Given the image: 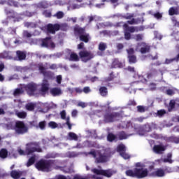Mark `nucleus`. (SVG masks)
Segmentation results:
<instances>
[{
  "instance_id": "58836bf2",
  "label": "nucleus",
  "mask_w": 179,
  "mask_h": 179,
  "mask_svg": "<svg viewBox=\"0 0 179 179\" xmlns=\"http://www.w3.org/2000/svg\"><path fill=\"white\" fill-rule=\"evenodd\" d=\"M174 104H176V101L174 100H171L169 103V111L173 110V108H174Z\"/></svg>"
},
{
  "instance_id": "393cba45",
  "label": "nucleus",
  "mask_w": 179,
  "mask_h": 179,
  "mask_svg": "<svg viewBox=\"0 0 179 179\" xmlns=\"http://www.w3.org/2000/svg\"><path fill=\"white\" fill-rule=\"evenodd\" d=\"M79 60V56L76 55V53H71L70 55V61H78Z\"/></svg>"
},
{
  "instance_id": "20e7f679",
  "label": "nucleus",
  "mask_w": 179,
  "mask_h": 179,
  "mask_svg": "<svg viewBox=\"0 0 179 179\" xmlns=\"http://www.w3.org/2000/svg\"><path fill=\"white\" fill-rule=\"evenodd\" d=\"M90 154L93 155L97 163H104L105 162H107V160H108V155H105L103 152H91Z\"/></svg>"
},
{
  "instance_id": "f3484780",
  "label": "nucleus",
  "mask_w": 179,
  "mask_h": 179,
  "mask_svg": "<svg viewBox=\"0 0 179 179\" xmlns=\"http://www.w3.org/2000/svg\"><path fill=\"white\" fill-rule=\"evenodd\" d=\"M60 115L62 120H66V124L68 125L69 129H72V126L71 125V123H69V117H65V116L66 115V113L64 110H63L60 113Z\"/></svg>"
},
{
  "instance_id": "3c124183",
  "label": "nucleus",
  "mask_w": 179,
  "mask_h": 179,
  "mask_svg": "<svg viewBox=\"0 0 179 179\" xmlns=\"http://www.w3.org/2000/svg\"><path fill=\"white\" fill-rule=\"evenodd\" d=\"M155 17H156L157 19H160V17H162V14L157 13L155 14H154Z\"/></svg>"
},
{
  "instance_id": "49530a36",
  "label": "nucleus",
  "mask_w": 179,
  "mask_h": 179,
  "mask_svg": "<svg viewBox=\"0 0 179 179\" xmlns=\"http://www.w3.org/2000/svg\"><path fill=\"white\" fill-rule=\"evenodd\" d=\"M84 93H90V88L89 87H85L83 89Z\"/></svg>"
},
{
  "instance_id": "680f3d73",
  "label": "nucleus",
  "mask_w": 179,
  "mask_h": 179,
  "mask_svg": "<svg viewBox=\"0 0 179 179\" xmlns=\"http://www.w3.org/2000/svg\"><path fill=\"white\" fill-rule=\"evenodd\" d=\"M4 79H5V77H3L2 74H0V82H3Z\"/></svg>"
},
{
  "instance_id": "6e6d98bb",
  "label": "nucleus",
  "mask_w": 179,
  "mask_h": 179,
  "mask_svg": "<svg viewBox=\"0 0 179 179\" xmlns=\"http://www.w3.org/2000/svg\"><path fill=\"white\" fill-rule=\"evenodd\" d=\"M78 114V110H74L72 112V117H76V115Z\"/></svg>"
},
{
  "instance_id": "7c9ffc66",
  "label": "nucleus",
  "mask_w": 179,
  "mask_h": 179,
  "mask_svg": "<svg viewBox=\"0 0 179 179\" xmlns=\"http://www.w3.org/2000/svg\"><path fill=\"white\" fill-rule=\"evenodd\" d=\"M100 94L101 96H106L107 94V88L102 87L99 89Z\"/></svg>"
},
{
  "instance_id": "5701e85b",
  "label": "nucleus",
  "mask_w": 179,
  "mask_h": 179,
  "mask_svg": "<svg viewBox=\"0 0 179 179\" xmlns=\"http://www.w3.org/2000/svg\"><path fill=\"white\" fill-rule=\"evenodd\" d=\"M17 55L20 61H22L24 59V58H26V54H24V52H23L17 51Z\"/></svg>"
},
{
  "instance_id": "a211bd4d",
  "label": "nucleus",
  "mask_w": 179,
  "mask_h": 179,
  "mask_svg": "<svg viewBox=\"0 0 179 179\" xmlns=\"http://www.w3.org/2000/svg\"><path fill=\"white\" fill-rule=\"evenodd\" d=\"M47 90H48V83H47V81L43 80L42 83L41 92L42 93H45Z\"/></svg>"
},
{
  "instance_id": "6e6552de",
  "label": "nucleus",
  "mask_w": 179,
  "mask_h": 179,
  "mask_svg": "<svg viewBox=\"0 0 179 179\" xmlns=\"http://www.w3.org/2000/svg\"><path fill=\"white\" fill-rule=\"evenodd\" d=\"M124 28L125 31L124 37L126 40H129V38H131V34L127 31H130V33H134V31H138V29H135L134 27L128 28V25H127V24L124 25Z\"/></svg>"
},
{
  "instance_id": "dca6fc26",
  "label": "nucleus",
  "mask_w": 179,
  "mask_h": 179,
  "mask_svg": "<svg viewBox=\"0 0 179 179\" xmlns=\"http://www.w3.org/2000/svg\"><path fill=\"white\" fill-rule=\"evenodd\" d=\"M129 54V62L130 64H135L136 62V57L132 54H134V49H130L127 51Z\"/></svg>"
},
{
  "instance_id": "f8f14e48",
  "label": "nucleus",
  "mask_w": 179,
  "mask_h": 179,
  "mask_svg": "<svg viewBox=\"0 0 179 179\" xmlns=\"http://www.w3.org/2000/svg\"><path fill=\"white\" fill-rule=\"evenodd\" d=\"M36 84L31 83L27 87H24V89L25 90H27L28 94L32 95L34 94V92H36Z\"/></svg>"
},
{
  "instance_id": "cd10ccee",
  "label": "nucleus",
  "mask_w": 179,
  "mask_h": 179,
  "mask_svg": "<svg viewBox=\"0 0 179 179\" xmlns=\"http://www.w3.org/2000/svg\"><path fill=\"white\" fill-rule=\"evenodd\" d=\"M80 39L81 40V41H84L85 43H87V41H89V35H87V34L81 35L80 36Z\"/></svg>"
},
{
  "instance_id": "4be33fe9",
  "label": "nucleus",
  "mask_w": 179,
  "mask_h": 179,
  "mask_svg": "<svg viewBox=\"0 0 179 179\" xmlns=\"http://www.w3.org/2000/svg\"><path fill=\"white\" fill-rule=\"evenodd\" d=\"M34 162H36V156L35 155L31 157L29 159V161L27 163V167H30V166H31L32 164H34Z\"/></svg>"
},
{
  "instance_id": "412c9836",
  "label": "nucleus",
  "mask_w": 179,
  "mask_h": 179,
  "mask_svg": "<svg viewBox=\"0 0 179 179\" xmlns=\"http://www.w3.org/2000/svg\"><path fill=\"white\" fill-rule=\"evenodd\" d=\"M127 176H129V177H136V168L134 171L128 170L126 171Z\"/></svg>"
},
{
  "instance_id": "13d9d810",
  "label": "nucleus",
  "mask_w": 179,
  "mask_h": 179,
  "mask_svg": "<svg viewBox=\"0 0 179 179\" xmlns=\"http://www.w3.org/2000/svg\"><path fill=\"white\" fill-rule=\"evenodd\" d=\"M78 50H82V48H83V43H80L78 45Z\"/></svg>"
},
{
  "instance_id": "79ce46f5",
  "label": "nucleus",
  "mask_w": 179,
  "mask_h": 179,
  "mask_svg": "<svg viewBox=\"0 0 179 179\" xmlns=\"http://www.w3.org/2000/svg\"><path fill=\"white\" fill-rule=\"evenodd\" d=\"M56 16H57V19H61V18L64 17V13H62V12H58V13L56 14Z\"/></svg>"
},
{
  "instance_id": "1a4fd4ad",
  "label": "nucleus",
  "mask_w": 179,
  "mask_h": 179,
  "mask_svg": "<svg viewBox=\"0 0 179 179\" xmlns=\"http://www.w3.org/2000/svg\"><path fill=\"white\" fill-rule=\"evenodd\" d=\"M117 152H120V155L122 156V157H123V159H124L125 160H127V159H129L130 156L129 155H128L125 152V145L120 144L117 146Z\"/></svg>"
},
{
  "instance_id": "4c0bfd02",
  "label": "nucleus",
  "mask_w": 179,
  "mask_h": 179,
  "mask_svg": "<svg viewBox=\"0 0 179 179\" xmlns=\"http://www.w3.org/2000/svg\"><path fill=\"white\" fill-rule=\"evenodd\" d=\"M46 122L45 121H43L39 122L38 127L40 129H45Z\"/></svg>"
},
{
  "instance_id": "aec40b11",
  "label": "nucleus",
  "mask_w": 179,
  "mask_h": 179,
  "mask_svg": "<svg viewBox=\"0 0 179 179\" xmlns=\"http://www.w3.org/2000/svg\"><path fill=\"white\" fill-rule=\"evenodd\" d=\"M50 92L53 96H59V94L62 93V92L58 88H53Z\"/></svg>"
},
{
  "instance_id": "4468645a",
  "label": "nucleus",
  "mask_w": 179,
  "mask_h": 179,
  "mask_svg": "<svg viewBox=\"0 0 179 179\" xmlns=\"http://www.w3.org/2000/svg\"><path fill=\"white\" fill-rule=\"evenodd\" d=\"M151 177H164V171L163 169H157L155 171L150 173Z\"/></svg>"
},
{
  "instance_id": "774afa93",
  "label": "nucleus",
  "mask_w": 179,
  "mask_h": 179,
  "mask_svg": "<svg viewBox=\"0 0 179 179\" xmlns=\"http://www.w3.org/2000/svg\"><path fill=\"white\" fill-rule=\"evenodd\" d=\"M173 20V22L175 24V26H179V24L177 23V20Z\"/></svg>"
},
{
  "instance_id": "ddd939ff",
  "label": "nucleus",
  "mask_w": 179,
  "mask_h": 179,
  "mask_svg": "<svg viewBox=\"0 0 179 179\" xmlns=\"http://www.w3.org/2000/svg\"><path fill=\"white\" fill-rule=\"evenodd\" d=\"M139 48H141L140 51L141 54H146V52H149L150 48L145 43H141L138 45L137 50H139Z\"/></svg>"
},
{
  "instance_id": "e2e57ef3",
  "label": "nucleus",
  "mask_w": 179,
  "mask_h": 179,
  "mask_svg": "<svg viewBox=\"0 0 179 179\" xmlns=\"http://www.w3.org/2000/svg\"><path fill=\"white\" fill-rule=\"evenodd\" d=\"M76 93H82V90L80 88H76Z\"/></svg>"
},
{
  "instance_id": "8fccbe9b",
  "label": "nucleus",
  "mask_w": 179,
  "mask_h": 179,
  "mask_svg": "<svg viewBox=\"0 0 179 179\" xmlns=\"http://www.w3.org/2000/svg\"><path fill=\"white\" fill-rule=\"evenodd\" d=\"M61 80H62V76H57V83H61Z\"/></svg>"
},
{
  "instance_id": "f03ea898",
  "label": "nucleus",
  "mask_w": 179,
  "mask_h": 179,
  "mask_svg": "<svg viewBox=\"0 0 179 179\" xmlns=\"http://www.w3.org/2000/svg\"><path fill=\"white\" fill-rule=\"evenodd\" d=\"M17 152L21 156H26V155H30L33 152H41V149L36 144L30 143L27 145L26 152L22 150V148H18Z\"/></svg>"
},
{
  "instance_id": "7ed1b4c3",
  "label": "nucleus",
  "mask_w": 179,
  "mask_h": 179,
  "mask_svg": "<svg viewBox=\"0 0 179 179\" xmlns=\"http://www.w3.org/2000/svg\"><path fill=\"white\" fill-rule=\"evenodd\" d=\"M52 166H54V162L44 160H41L36 164V169L41 171H50Z\"/></svg>"
},
{
  "instance_id": "bb28decb",
  "label": "nucleus",
  "mask_w": 179,
  "mask_h": 179,
  "mask_svg": "<svg viewBox=\"0 0 179 179\" xmlns=\"http://www.w3.org/2000/svg\"><path fill=\"white\" fill-rule=\"evenodd\" d=\"M178 14H179L178 10H176L173 8H171L169 9V15H171V16H173V15H178Z\"/></svg>"
},
{
  "instance_id": "c85d7f7f",
  "label": "nucleus",
  "mask_w": 179,
  "mask_h": 179,
  "mask_svg": "<svg viewBox=\"0 0 179 179\" xmlns=\"http://www.w3.org/2000/svg\"><path fill=\"white\" fill-rule=\"evenodd\" d=\"M69 139L77 141L78 140V136L75 133H69Z\"/></svg>"
},
{
  "instance_id": "052dcab7",
  "label": "nucleus",
  "mask_w": 179,
  "mask_h": 179,
  "mask_svg": "<svg viewBox=\"0 0 179 179\" xmlns=\"http://www.w3.org/2000/svg\"><path fill=\"white\" fill-rule=\"evenodd\" d=\"M122 64L118 62V64L116 66H115V68H122Z\"/></svg>"
},
{
  "instance_id": "9b49d317",
  "label": "nucleus",
  "mask_w": 179,
  "mask_h": 179,
  "mask_svg": "<svg viewBox=\"0 0 179 179\" xmlns=\"http://www.w3.org/2000/svg\"><path fill=\"white\" fill-rule=\"evenodd\" d=\"M42 47H48L49 48H55V44H54V43H52L51 39L48 38L43 41Z\"/></svg>"
},
{
  "instance_id": "a18cd8bd",
  "label": "nucleus",
  "mask_w": 179,
  "mask_h": 179,
  "mask_svg": "<svg viewBox=\"0 0 179 179\" xmlns=\"http://www.w3.org/2000/svg\"><path fill=\"white\" fill-rule=\"evenodd\" d=\"M137 108L139 113H143V111H145V108H143V106H138Z\"/></svg>"
},
{
  "instance_id": "c03bdc74",
  "label": "nucleus",
  "mask_w": 179,
  "mask_h": 179,
  "mask_svg": "<svg viewBox=\"0 0 179 179\" xmlns=\"http://www.w3.org/2000/svg\"><path fill=\"white\" fill-rule=\"evenodd\" d=\"M78 107H82L83 108H85L86 107V103L85 102H79L78 103Z\"/></svg>"
},
{
  "instance_id": "864d4df0",
  "label": "nucleus",
  "mask_w": 179,
  "mask_h": 179,
  "mask_svg": "<svg viewBox=\"0 0 179 179\" xmlns=\"http://www.w3.org/2000/svg\"><path fill=\"white\" fill-rule=\"evenodd\" d=\"M39 70L41 71V72L42 73H44V71H45V68H44V66H39Z\"/></svg>"
},
{
  "instance_id": "69168bd1",
  "label": "nucleus",
  "mask_w": 179,
  "mask_h": 179,
  "mask_svg": "<svg viewBox=\"0 0 179 179\" xmlns=\"http://www.w3.org/2000/svg\"><path fill=\"white\" fill-rule=\"evenodd\" d=\"M123 45H122V44H118L117 45V48H118V50H121L122 48H123Z\"/></svg>"
},
{
  "instance_id": "b1692460",
  "label": "nucleus",
  "mask_w": 179,
  "mask_h": 179,
  "mask_svg": "<svg viewBox=\"0 0 179 179\" xmlns=\"http://www.w3.org/2000/svg\"><path fill=\"white\" fill-rule=\"evenodd\" d=\"M114 115H107L105 116V121L106 122H113L114 121Z\"/></svg>"
},
{
  "instance_id": "603ef678",
  "label": "nucleus",
  "mask_w": 179,
  "mask_h": 179,
  "mask_svg": "<svg viewBox=\"0 0 179 179\" xmlns=\"http://www.w3.org/2000/svg\"><path fill=\"white\" fill-rule=\"evenodd\" d=\"M43 14L46 17H50L51 16V13L50 12L45 11Z\"/></svg>"
},
{
  "instance_id": "2eb2a0df",
  "label": "nucleus",
  "mask_w": 179,
  "mask_h": 179,
  "mask_svg": "<svg viewBox=\"0 0 179 179\" xmlns=\"http://www.w3.org/2000/svg\"><path fill=\"white\" fill-rule=\"evenodd\" d=\"M59 30V24H48V31L49 33L54 34L55 31H58Z\"/></svg>"
},
{
  "instance_id": "09e8293b",
  "label": "nucleus",
  "mask_w": 179,
  "mask_h": 179,
  "mask_svg": "<svg viewBox=\"0 0 179 179\" xmlns=\"http://www.w3.org/2000/svg\"><path fill=\"white\" fill-rule=\"evenodd\" d=\"M155 37L156 38H159V40H162V35H160V34H159L158 32H155Z\"/></svg>"
},
{
  "instance_id": "6ab92c4d",
  "label": "nucleus",
  "mask_w": 179,
  "mask_h": 179,
  "mask_svg": "<svg viewBox=\"0 0 179 179\" xmlns=\"http://www.w3.org/2000/svg\"><path fill=\"white\" fill-rule=\"evenodd\" d=\"M10 174L11 177L13 178L14 179L20 178V176H22L21 172H17L16 171H13Z\"/></svg>"
},
{
  "instance_id": "bf43d9fd",
  "label": "nucleus",
  "mask_w": 179,
  "mask_h": 179,
  "mask_svg": "<svg viewBox=\"0 0 179 179\" xmlns=\"http://www.w3.org/2000/svg\"><path fill=\"white\" fill-rule=\"evenodd\" d=\"M128 71L130 72H135V69H134V67H128Z\"/></svg>"
},
{
  "instance_id": "de8ad7c7",
  "label": "nucleus",
  "mask_w": 179,
  "mask_h": 179,
  "mask_svg": "<svg viewBox=\"0 0 179 179\" xmlns=\"http://www.w3.org/2000/svg\"><path fill=\"white\" fill-rule=\"evenodd\" d=\"M164 114H166V111L164 110H161L158 111V115H160L161 117Z\"/></svg>"
},
{
  "instance_id": "0e129e2a",
  "label": "nucleus",
  "mask_w": 179,
  "mask_h": 179,
  "mask_svg": "<svg viewBox=\"0 0 179 179\" xmlns=\"http://www.w3.org/2000/svg\"><path fill=\"white\" fill-rule=\"evenodd\" d=\"M13 127H12V123H10L8 127H7V129H13Z\"/></svg>"
},
{
  "instance_id": "37998d69",
  "label": "nucleus",
  "mask_w": 179,
  "mask_h": 179,
  "mask_svg": "<svg viewBox=\"0 0 179 179\" xmlns=\"http://www.w3.org/2000/svg\"><path fill=\"white\" fill-rule=\"evenodd\" d=\"M134 38L136 41H141V40L143 38V36H142V35H136Z\"/></svg>"
},
{
  "instance_id": "f704fd0d",
  "label": "nucleus",
  "mask_w": 179,
  "mask_h": 179,
  "mask_svg": "<svg viewBox=\"0 0 179 179\" xmlns=\"http://www.w3.org/2000/svg\"><path fill=\"white\" fill-rule=\"evenodd\" d=\"M22 93H23V89H16L14 91L13 94L14 96H19V94H22Z\"/></svg>"
},
{
  "instance_id": "5fc2aeb1",
  "label": "nucleus",
  "mask_w": 179,
  "mask_h": 179,
  "mask_svg": "<svg viewBox=\"0 0 179 179\" xmlns=\"http://www.w3.org/2000/svg\"><path fill=\"white\" fill-rule=\"evenodd\" d=\"M150 88L151 89V90H155V89H156V85L150 84Z\"/></svg>"
},
{
  "instance_id": "ea45409f",
  "label": "nucleus",
  "mask_w": 179,
  "mask_h": 179,
  "mask_svg": "<svg viewBox=\"0 0 179 179\" xmlns=\"http://www.w3.org/2000/svg\"><path fill=\"white\" fill-rule=\"evenodd\" d=\"M74 31H75L76 34V33L80 34V33H83L84 29H82V28H79V27H75V29H74Z\"/></svg>"
},
{
  "instance_id": "72a5a7b5",
  "label": "nucleus",
  "mask_w": 179,
  "mask_h": 179,
  "mask_svg": "<svg viewBox=\"0 0 179 179\" xmlns=\"http://www.w3.org/2000/svg\"><path fill=\"white\" fill-rule=\"evenodd\" d=\"M16 115H17L19 118H26L27 114L26 112H17Z\"/></svg>"
},
{
  "instance_id": "e433bc0d",
  "label": "nucleus",
  "mask_w": 179,
  "mask_h": 179,
  "mask_svg": "<svg viewBox=\"0 0 179 179\" xmlns=\"http://www.w3.org/2000/svg\"><path fill=\"white\" fill-rule=\"evenodd\" d=\"M114 139H115V136H114V134H109L108 135V141L109 142H113V141H114Z\"/></svg>"
},
{
  "instance_id": "a19ab883",
  "label": "nucleus",
  "mask_w": 179,
  "mask_h": 179,
  "mask_svg": "<svg viewBox=\"0 0 179 179\" xmlns=\"http://www.w3.org/2000/svg\"><path fill=\"white\" fill-rule=\"evenodd\" d=\"M166 94L169 96H172V94H174L176 93V91L174 90H167L166 92Z\"/></svg>"
},
{
  "instance_id": "4d7b16f0",
  "label": "nucleus",
  "mask_w": 179,
  "mask_h": 179,
  "mask_svg": "<svg viewBox=\"0 0 179 179\" xmlns=\"http://www.w3.org/2000/svg\"><path fill=\"white\" fill-rule=\"evenodd\" d=\"M122 135L124 136H120V139H127V136H125V133H122Z\"/></svg>"
},
{
  "instance_id": "2f4dec72",
  "label": "nucleus",
  "mask_w": 179,
  "mask_h": 179,
  "mask_svg": "<svg viewBox=\"0 0 179 179\" xmlns=\"http://www.w3.org/2000/svg\"><path fill=\"white\" fill-rule=\"evenodd\" d=\"M26 108L28 110V111H33V110H34V103H31L27 104Z\"/></svg>"
},
{
  "instance_id": "39448f33",
  "label": "nucleus",
  "mask_w": 179,
  "mask_h": 179,
  "mask_svg": "<svg viewBox=\"0 0 179 179\" xmlns=\"http://www.w3.org/2000/svg\"><path fill=\"white\" fill-rule=\"evenodd\" d=\"M79 55L83 62H87V61H90V59L94 57L93 53L87 51H81L80 52Z\"/></svg>"
},
{
  "instance_id": "423d86ee",
  "label": "nucleus",
  "mask_w": 179,
  "mask_h": 179,
  "mask_svg": "<svg viewBox=\"0 0 179 179\" xmlns=\"http://www.w3.org/2000/svg\"><path fill=\"white\" fill-rule=\"evenodd\" d=\"M15 129L17 134H24L27 132V127L24 125L23 122H17Z\"/></svg>"
},
{
  "instance_id": "c756f323",
  "label": "nucleus",
  "mask_w": 179,
  "mask_h": 179,
  "mask_svg": "<svg viewBox=\"0 0 179 179\" xmlns=\"http://www.w3.org/2000/svg\"><path fill=\"white\" fill-rule=\"evenodd\" d=\"M49 128H52V129H55V128L58 127V124H57L55 122H50L48 123Z\"/></svg>"
},
{
  "instance_id": "473e14b6",
  "label": "nucleus",
  "mask_w": 179,
  "mask_h": 179,
  "mask_svg": "<svg viewBox=\"0 0 179 179\" xmlns=\"http://www.w3.org/2000/svg\"><path fill=\"white\" fill-rule=\"evenodd\" d=\"M171 154H168L167 158L164 159V163H173V160H171Z\"/></svg>"
},
{
  "instance_id": "a878e982",
  "label": "nucleus",
  "mask_w": 179,
  "mask_h": 179,
  "mask_svg": "<svg viewBox=\"0 0 179 179\" xmlns=\"http://www.w3.org/2000/svg\"><path fill=\"white\" fill-rule=\"evenodd\" d=\"M7 156H8V151H6V150L3 149L0 151V157H1V159H6Z\"/></svg>"
},
{
  "instance_id": "338daca9",
  "label": "nucleus",
  "mask_w": 179,
  "mask_h": 179,
  "mask_svg": "<svg viewBox=\"0 0 179 179\" xmlns=\"http://www.w3.org/2000/svg\"><path fill=\"white\" fill-rule=\"evenodd\" d=\"M173 61H174V59H166V64H170V62H173Z\"/></svg>"
},
{
  "instance_id": "0eeeda50",
  "label": "nucleus",
  "mask_w": 179,
  "mask_h": 179,
  "mask_svg": "<svg viewBox=\"0 0 179 179\" xmlns=\"http://www.w3.org/2000/svg\"><path fill=\"white\" fill-rule=\"evenodd\" d=\"M92 173L94 174H97L98 176H105V177H111L112 174H114V173L111 170L108 171H103V170H99V169H92Z\"/></svg>"
},
{
  "instance_id": "9d476101",
  "label": "nucleus",
  "mask_w": 179,
  "mask_h": 179,
  "mask_svg": "<svg viewBox=\"0 0 179 179\" xmlns=\"http://www.w3.org/2000/svg\"><path fill=\"white\" fill-rule=\"evenodd\" d=\"M166 150V147L163 145H157L153 148V152L157 155H162Z\"/></svg>"
},
{
  "instance_id": "c9c22d12",
  "label": "nucleus",
  "mask_w": 179,
  "mask_h": 179,
  "mask_svg": "<svg viewBox=\"0 0 179 179\" xmlns=\"http://www.w3.org/2000/svg\"><path fill=\"white\" fill-rule=\"evenodd\" d=\"M106 48H107V45H106V43H101L99 44V49L100 50V51H104V50H106Z\"/></svg>"
},
{
  "instance_id": "f257e3e1",
  "label": "nucleus",
  "mask_w": 179,
  "mask_h": 179,
  "mask_svg": "<svg viewBox=\"0 0 179 179\" xmlns=\"http://www.w3.org/2000/svg\"><path fill=\"white\" fill-rule=\"evenodd\" d=\"M148 176H150V173H149V171L145 168V165L142 163H136V177H137V178H145V177H148Z\"/></svg>"
}]
</instances>
